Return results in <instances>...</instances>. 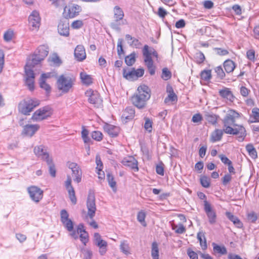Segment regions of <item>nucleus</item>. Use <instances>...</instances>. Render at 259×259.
Segmentation results:
<instances>
[{
	"label": "nucleus",
	"instance_id": "39",
	"mask_svg": "<svg viewBox=\"0 0 259 259\" xmlns=\"http://www.w3.org/2000/svg\"><path fill=\"white\" fill-rule=\"evenodd\" d=\"M246 149L249 156L253 159L257 157V152L252 144H248L246 146Z\"/></svg>",
	"mask_w": 259,
	"mask_h": 259
},
{
	"label": "nucleus",
	"instance_id": "32",
	"mask_svg": "<svg viewBox=\"0 0 259 259\" xmlns=\"http://www.w3.org/2000/svg\"><path fill=\"white\" fill-rule=\"evenodd\" d=\"M197 238L198 240L200 246L203 250L207 248V245L205 234L203 232H199L197 234Z\"/></svg>",
	"mask_w": 259,
	"mask_h": 259
},
{
	"label": "nucleus",
	"instance_id": "43",
	"mask_svg": "<svg viewBox=\"0 0 259 259\" xmlns=\"http://www.w3.org/2000/svg\"><path fill=\"white\" fill-rule=\"evenodd\" d=\"M200 182L204 188H207L210 186V179L207 176H201L200 178Z\"/></svg>",
	"mask_w": 259,
	"mask_h": 259
},
{
	"label": "nucleus",
	"instance_id": "54",
	"mask_svg": "<svg viewBox=\"0 0 259 259\" xmlns=\"http://www.w3.org/2000/svg\"><path fill=\"white\" fill-rule=\"evenodd\" d=\"M136 61V55L132 53L130 55L126 56L125 58V62L128 66L132 65Z\"/></svg>",
	"mask_w": 259,
	"mask_h": 259
},
{
	"label": "nucleus",
	"instance_id": "10",
	"mask_svg": "<svg viewBox=\"0 0 259 259\" xmlns=\"http://www.w3.org/2000/svg\"><path fill=\"white\" fill-rule=\"evenodd\" d=\"M27 191L31 199L35 202H39L43 198L44 191L40 188L31 185L27 188Z\"/></svg>",
	"mask_w": 259,
	"mask_h": 259
},
{
	"label": "nucleus",
	"instance_id": "41",
	"mask_svg": "<svg viewBox=\"0 0 259 259\" xmlns=\"http://www.w3.org/2000/svg\"><path fill=\"white\" fill-rule=\"evenodd\" d=\"M211 70H204L200 73L201 79L204 81L209 82L211 78Z\"/></svg>",
	"mask_w": 259,
	"mask_h": 259
},
{
	"label": "nucleus",
	"instance_id": "49",
	"mask_svg": "<svg viewBox=\"0 0 259 259\" xmlns=\"http://www.w3.org/2000/svg\"><path fill=\"white\" fill-rule=\"evenodd\" d=\"M120 248L123 253L126 255L130 254L129 245L126 241L124 240L121 242Z\"/></svg>",
	"mask_w": 259,
	"mask_h": 259
},
{
	"label": "nucleus",
	"instance_id": "2",
	"mask_svg": "<svg viewBox=\"0 0 259 259\" xmlns=\"http://www.w3.org/2000/svg\"><path fill=\"white\" fill-rule=\"evenodd\" d=\"M49 48L46 45L39 46L29 59L24 67V81L26 85L30 91L34 90L35 74L33 68L35 65L39 64L48 55Z\"/></svg>",
	"mask_w": 259,
	"mask_h": 259
},
{
	"label": "nucleus",
	"instance_id": "40",
	"mask_svg": "<svg viewBox=\"0 0 259 259\" xmlns=\"http://www.w3.org/2000/svg\"><path fill=\"white\" fill-rule=\"evenodd\" d=\"M107 180L108 184L113 191L116 192V182L114 180V178L112 175L110 173L107 174Z\"/></svg>",
	"mask_w": 259,
	"mask_h": 259
},
{
	"label": "nucleus",
	"instance_id": "57",
	"mask_svg": "<svg viewBox=\"0 0 259 259\" xmlns=\"http://www.w3.org/2000/svg\"><path fill=\"white\" fill-rule=\"evenodd\" d=\"M247 220L251 223H255L257 219V215L254 211H251L247 214Z\"/></svg>",
	"mask_w": 259,
	"mask_h": 259
},
{
	"label": "nucleus",
	"instance_id": "55",
	"mask_svg": "<svg viewBox=\"0 0 259 259\" xmlns=\"http://www.w3.org/2000/svg\"><path fill=\"white\" fill-rule=\"evenodd\" d=\"M145 122L144 124V128L145 130L150 133L152 131V124L153 122L152 120H151L148 118H145Z\"/></svg>",
	"mask_w": 259,
	"mask_h": 259
},
{
	"label": "nucleus",
	"instance_id": "37",
	"mask_svg": "<svg viewBox=\"0 0 259 259\" xmlns=\"http://www.w3.org/2000/svg\"><path fill=\"white\" fill-rule=\"evenodd\" d=\"M205 118L206 120L212 125H216L218 123L219 116L216 114L207 113L205 115Z\"/></svg>",
	"mask_w": 259,
	"mask_h": 259
},
{
	"label": "nucleus",
	"instance_id": "34",
	"mask_svg": "<svg viewBox=\"0 0 259 259\" xmlns=\"http://www.w3.org/2000/svg\"><path fill=\"white\" fill-rule=\"evenodd\" d=\"M135 111L132 107H126L124 110L122 117L125 119L129 120L134 118Z\"/></svg>",
	"mask_w": 259,
	"mask_h": 259
},
{
	"label": "nucleus",
	"instance_id": "58",
	"mask_svg": "<svg viewBox=\"0 0 259 259\" xmlns=\"http://www.w3.org/2000/svg\"><path fill=\"white\" fill-rule=\"evenodd\" d=\"M219 158H220L221 161L226 165H231L232 162L224 154H220L219 155Z\"/></svg>",
	"mask_w": 259,
	"mask_h": 259
},
{
	"label": "nucleus",
	"instance_id": "28",
	"mask_svg": "<svg viewBox=\"0 0 259 259\" xmlns=\"http://www.w3.org/2000/svg\"><path fill=\"white\" fill-rule=\"evenodd\" d=\"M58 31L60 35L68 36L69 35V23L61 20L58 25Z\"/></svg>",
	"mask_w": 259,
	"mask_h": 259
},
{
	"label": "nucleus",
	"instance_id": "25",
	"mask_svg": "<svg viewBox=\"0 0 259 259\" xmlns=\"http://www.w3.org/2000/svg\"><path fill=\"white\" fill-rule=\"evenodd\" d=\"M166 92L168 94L167 96L164 99V103L166 104L172 103L173 102H177L178 97L176 94L174 93L172 87L168 84L166 86Z\"/></svg>",
	"mask_w": 259,
	"mask_h": 259
},
{
	"label": "nucleus",
	"instance_id": "47",
	"mask_svg": "<svg viewBox=\"0 0 259 259\" xmlns=\"http://www.w3.org/2000/svg\"><path fill=\"white\" fill-rule=\"evenodd\" d=\"M83 25L84 23L83 20L77 19L72 21L71 23V27L73 29H79L83 26Z\"/></svg>",
	"mask_w": 259,
	"mask_h": 259
},
{
	"label": "nucleus",
	"instance_id": "18",
	"mask_svg": "<svg viewBox=\"0 0 259 259\" xmlns=\"http://www.w3.org/2000/svg\"><path fill=\"white\" fill-rule=\"evenodd\" d=\"M204 202V210L208 218L209 222L211 224H215L217 221V214L215 211L212 208L210 204L206 200H205Z\"/></svg>",
	"mask_w": 259,
	"mask_h": 259
},
{
	"label": "nucleus",
	"instance_id": "20",
	"mask_svg": "<svg viewBox=\"0 0 259 259\" xmlns=\"http://www.w3.org/2000/svg\"><path fill=\"white\" fill-rule=\"evenodd\" d=\"M65 187L68 193L69 197L73 204H75L77 202V198L75 196V191L71 185V179L70 176H67V179L65 182Z\"/></svg>",
	"mask_w": 259,
	"mask_h": 259
},
{
	"label": "nucleus",
	"instance_id": "5",
	"mask_svg": "<svg viewBox=\"0 0 259 259\" xmlns=\"http://www.w3.org/2000/svg\"><path fill=\"white\" fill-rule=\"evenodd\" d=\"M143 55L144 57V62L147 66L151 75H154L155 72V66L154 65L152 56L154 57L157 61H158V54L155 49L150 48L145 45L143 49Z\"/></svg>",
	"mask_w": 259,
	"mask_h": 259
},
{
	"label": "nucleus",
	"instance_id": "29",
	"mask_svg": "<svg viewBox=\"0 0 259 259\" xmlns=\"http://www.w3.org/2000/svg\"><path fill=\"white\" fill-rule=\"evenodd\" d=\"M223 67L225 72L230 73L233 72L236 67V64L232 60L227 59L224 62Z\"/></svg>",
	"mask_w": 259,
	"mask_h": 259
},
{
	"label": "nucleus",
	"instance_id": "19",
	"mask_svg": "<svg viewBox=\"0 0 259 259\" xmlns=\"http://www.w3.org/2000/svg\"><path fill=\"white\" fill-rule=\"evenodd\" d=\"M67 165L70 169H71L72 174L75 177L74 179V181L77 183L81 182V170L79 166L77 163L72 162H68Z\"/></svg>",
	"mask_w": 259,
	"mask_h": 259
},
{
	"label": "nucleus",
	"instance_id": "16",
	"mask_svg": "<svg viewBox=\"0 0 259 259\" xmlns=\"http://www.w3.org/2000/svg\"><path fill=\"white\" fill-rule=\"evenodd\" d=\"M51 114L49 108L44 107L35 111L33 113L32 118L35 120H41L50 116Z\"/></svg>",
	"mask_w": 259,
	"mask_h": 259
},
{
	"label": "nucleus",
	"instance_id": "31",
	"mask_svg": "<svg viewBox=\"0 0 259 259\" xmlns=\"http://www.w3.org/2000/svg\"><path fill=\"white\" fill-rule=\"evenodd\" d=\"M213 252L214 254L220 255H225L227 253L226 248L224 245H219L215 243H212Z\"/></svg>",
	"mask_w": 259,
	"mask_h": 259
},
{
	"label": "nucleus",
	"instance_id": "64",
	"mask_svg": "<svg viewBox=\"0 0 259 259\" xmlns=\"http://www.w3.org/2000/svg\"><path fill=\"white\" fill-rule=\"evenodd\" d=\"M250 92V90L245 87L242 86L240 88V94L244 97H247Z\"/></svg>",
	"mask_w": 259,
	"mask_h": 259
},
{
	"label": "nucleus",
	"instance_id": "33",
	"mask_svg": "<svg viewBox=\"0 0 259 259\" xmlns=\"http://www.w3.org/2000/svg\"><path fill=\"white\" fill-rule=\"evenodd\" d=\"M113 14L114 18L116 22L122 20L124 16L123 10L118 6L114 7Z\"/></svg>",
	"mask_w": 259,
	"mask_h": 259
},
{
	"label": "nucleus",
	"instance_id": "1",
	"mask_svg": "<svg viewBox=\"0 0 259 259\" xmlns=\"http://www.w3.org/2000/svg\"><path fill=\"white\" fill-rule=\"evenodd\" d=\"M224 112L226 114L222 120L223 128L214 130L211 134L210 141L214 143L220 141L224 133L238 135L239 140L243 141L247 135L246 130L242 125L235 124L236 120L240 118L241 114L232 109L224 110Z\"/></svg>",
	"mask_w": 259,
	"mask_h": 259
},
{
	"label": "nucleus",
	"instance_id": "61",
	"mask_svg": "<svg viewBox=\"0 0 259 259\" xmlns=\"http://www.w3.org/2000/svg\"><path fill=\"white\" fill-rule=\"evenodd\" d=\"M5 55L2 50H0V74L3 71L5 63Z\"/></svg>",
	"mask_w": 259,
	"mask_h": 259
},
{
	"label": "nucleus",
	"instance_id": "11",
	"mask_svg": "<svg viewBox=\"0 0 259 259\" xmlns=\"http://www.w3.org/2000/svg\"><path fill=\"white\" fill-rule=\"evenodd\" d=\"M28 23L31 30H37L40 25L39 13L33 11L28 17Z\"/></svg>",
	"mask_w": 259,
	"mask_h": 259
},
{
	"label": "nucleus",
	"instance_id": "46",
	"mask_svg": "<svg viewBox=\"0 0 259 259\" xmlns=\"http://www.w3.org/2000/svg\"><path fill=\"white\" fill-rule=\"evenodd\" d=\"M250 117L253 119L252 122H259V108L255 107L252 109Z\"/></svg>",
	"mask_w": 259,
	"mask_h": 259
},
{
	"label": "nucleus",
	"instance_id": "42",
	"mask_svg": "<svg viewBox=\"0 0 259 259\" xmlns=\"http://www.w3.org/2000/svg\"><path fill=\"white\" fill-rule=\"evenodd\" d=\"M151 255L153 259H159V249L158 244L154 242L152 244Z\"/></svg>",
	"mask_w": 259,
	"mask_h": 259
},
{
	"label": "nucleus",
	"instance_id": "23",
	"mask_svg": "<svg viewBox=\"0 0 259 259\" xmlns=\"http://www.w3.org/2000/svg\"><path fill=\"white\" fill-rule=\"evenodd\" d=\"M38 124H26L23 128L22 134L26 137H31L39 130Z\"/></svg>",
	"mask_w": 259,
	"mask_h": 259
},
{
	"label": "nucleus",
	"instance_id": "60",
	"mask_svg": "<svg viewBox=\"0 0 259 259\" xmlns=\"http://www.w3.org/2000/svg\"><path fill=\"white\" fill-rule=\"evenodd\" d=\"M203 119L202 115L200 113L194 114L192 118V121L194 123L200 122Z\"/></svg>",
	"mask_w": 259,
	"mask_h": 259
},
{
	"label": "nucleus",
	"instance_id": "30",
	"mask_svg": "<svg viewBox=\"0 0 259 259\" xmlns=\"http://www.w3.org/2000/svg\"><path fill=\"white\" fill-rule=\"evenodd\" d=\"M80 78L82 83L87 86L92 84L93 82L94 79L92 76L85 72L80 73Z\"/></svg>",
	"mask_w": 259,
	"mask_h": 259
},
{
	"label": "nucleus",
	"instance_id": "36",
	"mask_svg": "<svg viewBox=\"0 0 259 259\" xmlns=\"http://www.w3.org/2000/svg\"><path fill=\"white\" fill-rule=\"evenodd\" d=\"M226 215L227 218L237 227L241 228L242 227L243 224L240 220L237 217L234 215L231 212L227 211L226 212Z\"/></svg>",
	"mask_w": 259,
	"mask_h": 259
},
{
	"label": "nucleus",
	"instance_id": "7",
	"mask_svg": "<svg viewBox=\"0 0 259 259\" xmlns=\"http://www.w3.org/2000/svg\"><path fill=\"white\" fill-rule=\"evenodd\" d=\"M39 104L40 101L38 100L29 98L21 101L19 104L18 109L21 113L28 115Z\"/></svg>",
	"mask_w": 259,
	"mask_h": 259
},
{
	"label": "nucleus",
	"instance_id": "62",
	"mask_svg": "<svg viewBox=\"0 0 259 259\" xmlns=\"http://www.w3.org/2000/svg\"><path fill=\"white\" fill-rule=\"evenodd\" d=\"M156 171L157 174L161 176L164 175V167L162 163H161L156 166Z\"/></svg>",
	"mask_w": 259,
	"mask_h": 259
},
{
	"label": "nucleus",
	"instance_id": "17",
	"mask_svg": "<svg viewBox=\"0 0 259 259\" xmlns=\"http://www.w3.org/2000/svg\"><path fill=\"white\" fill-rule=\"evenodd\" d=\"M34 153L37 157L46 160L48 164L51 163L52 159L50 158L48 153L42 145L35 147L34 148Z\"/></svg>",
	"mask_w": 259,
	"mask_h": 259
},
{
	"label": "nucleus",
	"instance_id": "26",
	"mask_svg": "<svg viewBox=\"0 0 259 259\" xmlns=\"http://www.w3.org/2000/svg\"><path fill=\"white\" fill-rule=\"evenodd\" d=\"M96 172L98 174V179L100 181L105 179V172L103 170V164L101 161V157L99 155H97L96 156Z\"/></svg>",
	"mask_w": 259,
	"mask_h": 259
},
{
	"label": "nucleus",
	"instance_id": "9",
	"mask_svg": "<svg viewBox=\"0 0 259 259\" xmlns=\"http://www.w3.org/2000/svg\"><path fill=\"white\" fill-rule=\"evenodd\" d=\"M70 235L76 239L78 238V234H79V238L81 242L85 246L89 241V235L88 233L84 229L83 225L80 224L77 226V231H72L70 232Z\"/></svg>",
	"mask_w": 259,
	"mask_h": 259
},
{
	"label": "nucleus",
	"instance_id": "3",
	"mask_svg": "<svg viewBox=\"0 0 259 259\" xmlns=\"http://www.w3.org/2000/svg\"><path fill=\"white\" fill-rule=\"evenodd\" d=\"M87 212L85 210L82 211V216L83 219L89 224V225L94 229L98 228V225L97 222L93 220L95 216L97 210L95 197L94 192L90 190L87 201Z\"/></svg>",
	"mask_w": 259,
	"mask_h": 259
},
{
	"label": "nucleus",
	"instance_id": "44",
	"mask_svg": "<svg viewBox=\"0 0 259 259\" xmlns=\"http://www.w3.org/2000/svg\"><path fill=\"white\" fill-rule=\"evenodd\" d=\"M15 34L14 31L11 29H9L5 32L4 39L6 41L9 42L12 40Z\"/></svg>",
	"mask_w": 259,
	"mask_h": 259
},
{
	"label": "nucleus",
	"instance_id": "14",
	"mask_svg": "<svg viewBox=\"0 0 259 259\" xmlns=\"http://www.w3.org/2000/svg\"><path fill=\"white\" fill-rule=\"evenodd\" d=\"M133 95L148 101L151 97V90L147 85L142 84L138 87Z\"/></svg>",
	"mask_w": 259,
	"mask_h": 259
},
{
	"label": "nucleus",
	"instance_id": "24",
	"mask_svg": "<svg viewBox=\"0 0 259 259\" xmlns=\"http://www.w3.org/2000/svg\"><path fill=\"white\" fill-rule=\"evenodd\" d=\"M74 55L75 59L81 62L83 61L87 57L85 50L82 45H77L74 49Z\"/></svg>",
	"mask_w": 259,
	"mask_h": 259
},
{
	"label": "nucleus",
	"instance_id": "35",
	"mask_svg": "<svg viewBox=\"0 0 259 259\" xmlns=\"http://www.w3.org/2000/svg\"><path fill=\"white\" fill-rule=\"evenodd\" d=\"M104 128L106 132L112 137H116L118 134V128L116 126L108 124L105 126Z\"/></svg>",
	"mask_w": 259,
	"mask_h": 259
},
{
	"label": "nucleus",
	"instance_id": "15",
	"mask_svg": "<svg viewBox=\"0 0 259 259\" xmlns=\"http://www.w3.org/2000/svg\"><path fill=\"white\" fill-rule=\"evenodd\" d=\"M51 76V73H42L39 80L40 88L45 91L47 96H49L52 91L51 85L47 82V79Z\"/></svg>",
	"mask_w": 259,
	"mask_h": 259
},
{
	"label": "nucleus",
	"instance_id": "59",
	"mask_svg": "<svg viewBox=\"0 0 259 259\" xmlns=\"http://www.w3.org/2000/svg\"><path fill=\"white\" fill-rule=\"evenodd\" d=\"M231 175L229 174H225L222 179V183L224 185L226 186L231 182Z\"/></svg>",
	"mask_w": 259,
	"mask_h": 259
},
{
	"label": "nucleus",
	"instance_id": "50",
	"mask_svg": "<svg viewBox=\"0 0 259 259\" xmlns=\"http://www.w3.org/2000/svg\"><path fill=\"white\" fill-rule=\"evenodd\" d=\"M161 78L164 80H168L171 77V73L169 70L165 67L162 70Z\"/></svg>",
	"mask_w": 259,
	"mask_h": 259
},
{
	"label": "nucleus",
	"instance_id": "51",
	"mask_svg": "<svg viewBox=\"0 0 259 259\" xmlns=\"http://www.w3.org/2000/svg\"><path fill=\"white\" fill-rule=\"evenodd\" d=\"M246 57L251 62H254L256 60L255 50L252 49L247 50Z\"/></svg>",
	"mask_w": 259,
	"mask_h": 259
},
{
	"label": "nucleus",
	"instance_id": "53",
	"mask_svg": "<svg viewBox=\"0 0 259 259\" xmlns=\"http://www.w3.org/2000/svg\"><path fill=\"white\" fill-rule=\"evenodd\" d=\"M214 71L217 73L218 77L220 79H223L225 77V72L223 70L221 66L216 67L214 68Z\"/></svg>",
	"mask_w": 259,
	"mask_h": 259
},
{
	"label": "nucleus",
	"instance_id": "21",
	"mask_svg": "<svg viewBox=\"0 0 259 259\" xmlns=\"http://www.w3.org/2000/svg\"><path fill=\"white\" fill-rule=\"evenodd\" d=\"M122 163L123 165L129 167L135 172L139 171L138 161L133 156L124 158L122 161Z\"/></svg>",
	"mask_w": 259,
	"mask_h": 259
},
{
	"label": "nucleus",
	"instance_id": "48",
	"mask_svg": "<svg viewBox=\"0 0 259 259\" xmlns=\"http://www.w3.org/2000/svg\"><path fill=\"white\" fill-rule=\"evenodd\" d=\"M91 137L94 140L100 142L103 139V135L101 132L99 131H94L92 132Z\"/></svg>",
	"mask_w": 259,
	"mask_h": 259
},
{
	"label": "nucleus",
	"instance_id": "6",
	"mask_svg": "<svg viewBox=\"0 0 259 259\" xmlns=\"http://www.w3.org/2000/svg\"><path fill=\"white\" fill-rule=\"evenodd\" d=\"M81 11L82 8L80 6L70 2L64 6L62 14L65 18L70 19L77 17Z\"/></svg>",
	"mask_w": 259,
	"mask_h": 259
},
{
	"label": "nucleus",
	"instance_id": "56",
	"mask_svg": "<svg viewBox=\"0 0 259 259\" xmlns=\"http://www.w3.org/2000/svg\"><path fill=\"white\" fill-rule=\"evenodd\" d=\"M187 254L190 259H198L197 253L193 250L191 248H188L187 249Z\"/></svg>",
	"mask_w": 259,
	"mask_h": 259
},
{
	"label": "nucleus",
	"instance_id": "4",
	"mask_svg": "<svg viewBox=\"0 0 259 259\" xmlns=\"http://www.w3.org/2000/svg\"><path fill=\"white\" fill-rule=\"evenodd\" d=\"M75 77L70 74H63L60 75L57 79L56 87L57 91L59 93V96L67 94L71 91L75 84Z\"/></svg>",
	"mask_w": 259,
	"mask_h": 259
},
{
	"label": "nucleus",
	"instance_id": "45",
	"mask_svg": "<svg viewBox=\"0 0 259 259\" xmlns=\"http://www.w3.org/2000/svg\"><path fill=\"white\" fill-rule=\"evenodd\" d=\"M146 216V213L143 210L140 211L137 214L138 221L144 227L147 225L145 222Z\"/></svg>",
	"mask_w": 259,
	"mask_h": 259
},
{
	"label": "nucleus",
	"instance_id": "12",
	"mask_svg": "<svg viewBox=\"0 0 259 259\" xmlns=\"http://www.w3.org/2000/svg\"><path fill=\"white\" fill-rule=\"evenodd\" d=\"M60 220L63 225L68 232H71L73 230V223L69 218V213L65 209H62L60 211Z\"/></svg>",
	"mask_w": 259,
	"mask_h": 259
},
{
	"label": "nucleus",
	"instance_id": "27",
	"mask_svg": "<svg viewBox=\"0 0 259 259\" xmlns=\"http://www.w3.org/2000/svg\"><path fill=\"white\" fill-rule=\"evenodd\" d=\"M131 100L133 105L139 109H144L147 106L148 101L143 98L133 95Z\"/></svg>",
	"mask_w": 259,
	"mask_h": 259
},
{
	"label": "nucleus",
	"instance_id": "63",
	"mask_svg": "<svg viewBox=\"0 0 259 259\" xmlns=\"http://www.w3.org/2000/svg\"><path fill=\"white\" fill-rule=\"evenodd\" d=\"M167 14L166 11L162 7H159L158 9L157 15L162 18H164Z\"/></svg>",
	"mask_w": 259,
	"mask_h": 259
},
{
	"label": "nucleus",
	"instance_id": "52",
	"mask_svg": "<svg viewBox=\"0 0 259 259\" xmlns=\"http://www.w3.org/2000/svg\"><path fill=\"white\" fill-rule=\"evenodd\" d=\"M172 229L175 230V232L177 234H183L186 231L185 227L182 224L179 225H173L172 226Z\"/></svg>",
	"mask_w": 259,
	"mask_h": 259
},
{
	"label": "nucleus",
	"instance_id": "13",
	"mask_svg": "<svg viewBox=\"0 0 259 259\" xmlns=\"http://www.w3.org/2000/svg\"><path fill=\"white\" fill-rule=\"evenodd\" d=\"M94 241L96 245L99 247L100 253L101 255L105 254L107 250L108 243L106 241L102 239L99 233H94Z\"/></svg>",
	"mask_w": 259,
	"mask_h": 259
},
{
	"label": "nucleus",
	"instance_id": "38",
	"mask_svg": "<svg viewBox=\"0 0 259 259\" xmlns=\"http://www.w3.org/2000/svg\"><path fill=\"white\" fill-rule=\"evenodd\" d=\"M123 75L127 79H136L135 69H124L123 70Z\"/></svg>",
	"mask_w": 259,
	"mask_h": 259
},
{
	"label": "nucleus",
	"instance_id": "8",
	"mask_svg": "<svg viewBox=\"0 0 259 259\" xmlns=\"http://www.w3.org/2000/svg\"><path fill=\"white\" fill-rule=\"evenodd\" d=\"M85 95L88 98L89 102L94 107L99 108L102 106V99L97 91L89 89L85 92Z\"/></svg>",
	"mask_w": 259,
	"mask_h": 259
},
{
	"label": "nucleus",
	"instance_id": "22",
	"mask_svg": "<svg viewBox=\"0 0 259 259\" xmlns=\"http://www.w3.org/2000/svg\"><path fill=\"white\" fill-rule=\"evenodd\" d=\"M219 95L223 99L230 102H234L235 97L230 88L224 87L219 91Z\"/></svg>",
	"mask_w": 259,
	"mask_h": 259
}]
</instances>
